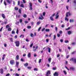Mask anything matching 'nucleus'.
<instances>
[{"label": "nucleus", "instance_id": "58836bf2", "mask_svg": "<svg viewBox=\"0 0 76 76\" xmlns=\"http://www.w3.org/2000/svg\"><path fill=\"white\" fill-rule=\"evenodd\" d=\"M15 9L16 10H18V8L17 7H15Z\"/></svg>", "mask_w": 76, "mask_h": 76}, {"label": "nucleus", "instance_id": "f03ea898", "mask_svg": "<svg viewBox=\"0 0 76 76\" xmlns=\"http://www.w3.org/2000/svg\"><path fill=\"white\" fill-rule=\"evenodd\" d=\"M29 8H30V9L29 10H32V3L31 2H30L29 3Z\"/></svg>", "mask_w": 76, "mask_h": 76}, {"label": "nucleus", "instance_id": "dca6fc26", "mask_svg": "<svg viewBox=\"0 0 76 76\" xmlns=\"http://www.w3.org/2000/svg\"><path fill=\"white\" fill-rule=\"evenodd\" d=\"M70 70H75V68L73 67H70Z\"/></svg>", "mask_w": 76, "mask_h": 76}, {"label": "nucleus", "instance_id": "412c9836", "mask_svg": "<svg viewBox=\"0 0 76 76\" xmlns=\"http://www.w3.org/2000/svg\"><path fill=\"white\" fill-rule=\"evenodd\" d=\"M20 6L21 7H24V5L23 4H21Z\"/></svg>", "mask_w": 76, "mask_h": 76}, {"label": "nucleus", "instance_id": "473e14b6", "mask_svg": "<svg viewBox=\"0 0 76 76\" xmlns=\"http://www.w3.org/2000/svg\"><path fill=\"white\" fill-rule=\"evenodd\" d=\"M56 16V19H57L58 18V17H59V15H55Z\"/></svg>", "mask_w": 76, "mask_h": 76}, {"label": "nucleus", "instance_id": "f704fd0d", "mask_svg": "<svg viewBox=\"0 0 76 76\" xmlns=\"http://www.w3.org/2000/svg\"><path fill=\"white\" fill-rule=\"evenodd\" d=\"M63 72L65 75H67V72H66L65 70L63 71Z\"/></svg>", "mask_w": 76, "mask_h": 76}, {"label": "nucleus", "instance_id": "ddd939ff", "mask_svg": "<svg viewBox=\"0 0 76 76\" xmlns=\"http://www.w3.org/2000/svg\"><path fill=\"white\" fill-rule=\"evenodd\" d=\"M19 58V55H17L15 57V60H18Z\"/></svg>", "mask_w": 76, "mask_h": 76}, {"label": "nucleus", "instance_id": "6e6d98bb", "mask_svg": "<svg viewBox=\"0 0 76 76\" xmlns=\"http://www.w3.org/2000/svg\"><path fill=\"white\" fill-rule=\"evenodd\" d=\"M41 29V27H39L38 29V32H39V31H40V29Z\"/></svg>", "mask_w": 76, "mask_h": 76}, {"label": "nucleus", "instance_id": "39448f33", "mask_svg": "<svg viewBox=\"0 0 76 76\" xmlns=\"http://www.w3.org/2000/svg\"><path fill=\"white\" fill-rule=\"evenodd\" d=\"M71 61H73L74 63H76V58H72L71 59Z\"/></svg>", "mask_w": 76, "mask_h": 76}, {"label": "nucleus", "instance_id": "603ef678", "mask_svg": "<svg viewBox=\"0 0 76 76\" xmlns=\"http://www.w3.org/2000/svg\"><path fill=\"white\" fill-rule=\"evenodd\" d=\"M20 23H22V19H20Z\"/></svg>", "mask_w": 76, "mask_h": 76}, {"label": "nucleus", "instance_id": "37998d69", "mask_svg": "<svg viewBox=\"0 0 76 76\" xmlns=\"http://www.w3.org/2000/svg\"><path fill=\"white\" fill-rule=\"evenodd\" d=\"M4 4L5 5V6H6L7 4H6V1H4Z\"/></svg>", "mask_w": 76, "mask_h": 76}, {"label": "nucleus", "instance_id": "c85d7f7f", "mask_svg": "<svg viewBox=\"0 0 76 76\" xmlns=\"http://www.w3.org/2000/svg\"><path fill=\"white\" fill-rule=\"evenodd\" d=\"M68 35H70L71 34V31H68Z\"/></svg>", "mask_w": 76, "mask_h": 76}, {"label": "nucleus", "instance_id": "338daca9", "mask_svg": "<svg viewBox=\"0 0 76 76\" xmlns=\"http://www.w3.org/2000/svg\"><path fill=\"white\" fill-rule=\"evenodd\" d=\"M27 68L28 69H31V67H28Z\"/></svg>", "mask_w": 76, "mask_h": 76}, {"label": "nucleus", "instance_id": "7ed1b4c3", "mask_svg": "<svg viewBox=\"0 0 76 76\" xmlns=\"http://www.w3.org/2000/svg\"><path fill=\"white\" fill-rule=\"evenodd\" d=\"M51 73L50 71H48L46 73V76H49V75H50ZM49 76H51V75H49Z\"/></svg>", "mask_w": 76, "mask_h": 76}, {"label": "nucleus", "instance_id": "a211bd4d", "mask_svg": "<svg viewBox=\"0 0 76 76\" xmlns=\"http://www.w3.org/2000/svg\"><path fill=\"white\" fill-rule=\"evenodd\" d=\"M50 20H52V21L54 20V19H53V17H50Z\"/></svg>", "mask_w": 76, "mask_h": 76}, {"label": "nucleus", "instance_id": "ea45409f", "mask_svg": "<svg viewBox=\"0 0 76 76\" xmlns=\"http://www.w3.org/2000/svg\"><path fill=\"white\" fill-rule=\"evenodd\" d=\"M34 70L36 71H38V69L37 68H35L34 69Z\"/></svg>", "mask_w": 76, "mask_h": 76}, {"label": "nucleus", "instance_id": "4468645a", "mask_svg": "<svg viewBox=\"0 0 76 76\" xmlns=\"http://www.w3.org/2000/svg\"><path fill=\"white\" fill-rule=\"evenodd\" d=\"M2 18H3V19H5V15H4V14H2Z\"/></svg>", "mask_w": 76, "mask_h": 76}, {"label": "nucleus", "instance_id": "052dcab7", "mask_svg": "<svg viewBox=\"0 0 76 76\" xmlns=\"http://www.w3.org/2000/svg\"><path fill=\"white\" fill-rule=\"evenodd\" d=\"M14 38H15V39H16V38H18V36H17V35H15V36Z\"/></svg>", "mask_w": 76, "mask_h": 76}, {"label": "nucleus", "instance_id": "393cba45", "mask_svg": "<svg viewBox=\"0 0 76 76\" xmlns=\"http://www.w3.org/2000/svg\"><path fill=\"white\" fill-rule=\"evenodd\" d=\"M55 16H59L58 15V12H56L55 13Z\"/></svg>", "mask_w": 76, "mask_h": 76}, {"label": "nucleus", "instance_id": "680f3d73", "mask_svg": "<svg viewBox=\"0 0 76 76\" xmlns=\"http://www.w3.org/2000/svg\"><path fill=\"white\" fill-rule=\"evenodd\" d=\"M16 76H19V75L18 74H16L15 75Z\"/></svg>", "mask_w": 76, "mask_h": 76}, {"label": "nucleus", "instance_id": "f257e3e1", "mask_svg": "<svg viewBox=\"0 0 76 76\" xmlns=\"http://www.w3.org/2000/svg\"><path fill=\"white\" fill-rule=\"evenodd\" d=\"M15 43L16 44V47H19L20 44V42L19 41H16L15 42Z\"/></svg>", "mask_w": 76, "mask_h": 76}, {"label": "nucleus", "instance_id": "09e8293b", "mask_svg": "<svg viewBox=\"0 0 76 76\" xmlns=\"http://www.w3.org/2000/svg\"><path fill=\"white\" fill-rule=\"evenodd\" d=\"M51 64H53V66H54V64H55V62L53 61L51 63Z\"/></svg>", "mask_w": 76, "mask_h": 76}, {"label": "nucleus", "instance_id": "f3484780", "mask_svg": "<svg viewBox=\"0 0 76 76\" xmlns=\"http://www.w3.org/2000/svg\"><path fill=\"white\" fill-rule=\"evenodd\" d=\"M24 66H25V67H26L27 66H28V63L25 64H24Z\"/></svg>", "mask_w": 76, "mask_h": 76}, {"label": "nucleus", "instance_id": "c9c22d12", "mask_svg": "<svg viewBox=\"0 0 76 76\" xmlns=\"http://www.w3.org/2000/svg\"><path fill=\"white\" fill-rule=\"evenodd\" d=\"M20 38H23V37H24V36H23V35H21L20 36Z\"/></svg>", "mask_w": 76, "mask_h": 76}, {"label": "nucleus", "instance_id": "20e7f679", "mask_svg": "<svg viewBox=\"0 0 76 76\" xmlns=\"http://www.w3.org/2000/svg\"><path fill=\"white\" fill-rule=\"evenodd\" d=\"M19 64V62L16 61V62L15 67H18Z\"/></svg>", "mask_w": 76, "mask_h": 76}, {"label": "nucleus", "instance_id": "4c0bfd02", "mask_svg": "<svg viewBox=\"0 0 76 76\" xmlns=\"http://www.w3.org/2000/svg\"><path fill=\"white\" fill-rule=\"evenodd\" d=\"M56 38V35H54L53 36V39H55Z\"/></svg>", "mask_w": 76, "mask_h": 76}, {"label": "nucleus", "instance_id": "423d86ee", "mask_svg": "<svg viewBox=\"0 0 76 76\" xmlns=\"http://www.w3.org/2000/svg\"><path fill=\"white\" fill-rule=\"evenodd\" d=\"M46 50H48V52L50 53L51 52V48L49 47H48L46 48Z\"/></svg>", "mask_w": 76, "mask_h": 76}, {"label": "nucleus", "instance_id": "aec40b11", "mask_svg": "<svg viewBox=\"0 0 76 76\" xmlns=\"http://www.w3.org/2000/svg\"><path fill=\"white\" fill-rule=\"evenodd\" d=\"M45 31L46 32H49L50 31V29L46 28L45 29Z\"/></svg>", "mask_w": 76, "mask_h": 76}, {"label": "nucleus", "instance_id": "9d476101", "mask_svg": "<svg viewBox=\"0 0 76 76\" xmlns=\"http://www.w3.org/2000/svg\"><path fill=\"white\" fill-rule=\"evenodd\" d=\"M31 53H28V54L27 55V56L28 57V58H31Z\"/></svg>", "mask_w": 76, "mask_h": 76}, {"label": "nucleus", "instance_id": "13d9d810", "mask_svg": "<svg viewBox=\"0 0 76 76\" xmlns=\"http://www.w3.org/2000/svg\"><path fill=\"white\" fill-rule=\"evenodd\" d=\"M3 27H1L0 29V31L1 32V31H2V29H3Z\"/></svg>", "mask_w": 76, "mask_h": 76}, {"label": "nucleus", "instance_id": "79ce46f5", "mask_svg": "<svg viewBox=\"0 0 76 76\" xmlns=\"http://www.w3.org/2000/svg\"><path fill=\"white\" fill-rule=\"evenodd\" d=\"M59 33L60 34H61L63 33V31H60L59 32Z\"/></svg>", "mask_w": 76, "mask_h": 76}, {"label": "nucleus", "instance_id": "a878e982", "mask_svg": "<svg viewBox=\"0 0 76 76\" xmlns=\"http://www.w3.org/2000/svg\"><path fill=\"white\" fill-rule=\"evenodd\" d=\"M23 17L25 18H26L27 17V15H26V14H24L23 15Z\"/></svg>", "mask_w": 76, "mask_h": 76}, {"label": "nucleus", "instance_id": "4d7b16f0", "mask_svg": "<svg viewBox=\"0 0 76 76\" xmlns=\"http://www.w3.org/2000/svg\"><path fill=\"white\" fill-rule=\"evenodd\" d=\"M57 36L58 37H60V34H57Z\"/></svg>", "mask_w": 76, "mask_h": 76}, {"label": "nucleus", "instance_id": "bb28decb", "mask_svg": "<svg viewBox=\"0 0 76 76\" xmlns=\"http://www.w3.org/2000/svg\"><path fill=\"white\" fill-rule=\"evenodd\" d=\"M8 30L9 31H11L12 30V28H8Z\"/></svg>", "mask_w": 76, "mask_h": 76}, {"label": "nucleus", "instance_id": "de8ad7c7", "mask_svg": "<svg viewBox=\"0 0 76 76\" xmlns=\"http://www.w3.org/2000/svg\"><path fill=\"white\" fill-rule=\"evenodd\" d=\"M65 43H67L69 42V41L67 40H65Z\"/></svg>", "mask_w": 76, "mask_h": 76}, {"label": "nucleus", "instance_id": "e433bc0d", "mask_svg": "<svg viewBox=\"0 0 76 76\" xmlns=\"http://www.w3.org/2000/svg\"><path fill=\"white\" fill-rule=\"evenodd\" d=\"M71 44L72 45H75V44H76V43L75 42H73Z\"/></svg>", "mask_w": 76, "mask_h": 76}, {"label": "nucleus", "instance_id": "c756f323", "mask_svg": "<svg viewBox=\"0 0 76 76\" xmlns=\"http://www.w3.org/2000/svg\"><path fill=\"white\" fill-rule=\"evenodd\" d=\"M6 28H7V29L8 28H9L10 27V26H9V25H7L6 26Z\"/></svg>", "mask_w": 76, "mask_h": 76}, {"label": "nucleus", "instance_id": "e2e57ef3", "mask_svg": "<svg viewBox=\"0 0 76 76\" xmlns=\"http://www.w3.org/2000/svg\"><path fill=\"white\" fill-rule=\"evenodd\" d=\"M66 9H67V10H68V9H69V6H66Z\"/></svg>", "mask_w": 76, "mask_h": 76}, {"label": "nucleus", "instance_id": "864d4df0", "mask_svg": "<svg viewBox=\"0 0 76 76\" xmlns=\"http://www.w3.org/2000/svg\"><path fill=\"white\" fill-rule=\"evenodd\" d=\"M45 29V28H43L42 29V31L43 32V31H44Z\"/></svg>", "mask_w": 76, "mask_h": 76}, {"label": "nucleus", "instance_id": "1a4fd4ad", "mask_svg": "<svg viewBox=\"0 0 76 76\" xmlns=\"http://www.w3.org/2000/svg\"><path fill=\"white\" fill-rule=\"evenodd\" d=\"M68 15H69V16H70V12H67L66 13V17H68Z\"/></svg>", "mask_w": 76, "mask_h": 76}, {"label": "nucleus", "instance_id": "774afa93", "mask_svg": "<svg viewBox=\"0 0 76 76\" xmlns=\"http://www.w3.org/2000/svg\"><path fill=\"white\" fill-rule=\"evenodd\" d=\"M10 76V74L9 73H8L6 75V76Z\"/></svg>", "mask_w": 76, "mask_h": 76}, {"label": "nucleus", "instance_id": "cd10ccee", "mask_svg": "<svg viewBox=\"0 0 76 76\" xmlns=\"http://www.w3.org/2000/svg\"><path fill=\"white\" fill-rule=\"evenodd\" d=\"M10 39L11 42H13V39L12 38H10Z\"/></svg>", "mask_w": 76, "mask_h": 76}, {"label": "nucleus", "instance_id": "f8f14e48", "mask_svg": "<svg viewBox=\"0 0 76 76\" xmlns=\"http://www.w3.org/2000/svg\"><path fill=\"white\" fill-rule=\"evenodd\" d=\"M54 76H58V73L57 72H55L54 74Z\"/></svg>", "mask_w": 76, "mask_h": 76}, {"label": "nucleus", "instance_id": "9b49d317", "mask_svg": "<svg viewBox=\"0 0 76 76\" xmlns=\"http://www.w3.org/2000/svg\"><path fill=\"white\" fill-rule=\"evenodd\" d=\"M38 48V46H37L35 49L34 48L33 49V51H34V52L36 51H37V49Z\"/></svg>", "mask_w": 76, "mask_h": 76}, {"label": "nucleus", "instance_id": "a19ab883", "mask_svg": "<svg viewBox=\"0 0 76 76\" xmlns=\"http://www.w3.org/2000/svg\"><path fill=\"white\" fill-rule=\"evenodd\" d=\"M65 20H66L67 21H69V19L67 18L66 17L65 18Z\"/></svg>", "mask_w": 76, "mask_h": 76}, {"label": "nucleus", "instance_id": "72a5a7b5", "mask_svg": "<svg viewBox=\"0 0 76 76\" xmlns=\"http://www.w3.org/2000/svg\"><path fill=\"white\" fill-rule=\"evenodd\" d=\"M27 28L28 29H31V26H28L27 27Z\"/></svg>", "mask_w": 76, "mask_h": 76}, {"label": "nucleus", "instance_id": "b1692460", "mask_svg": "<svg viewBox=\"0 0 76 76\" xmlns=\"http://www.w3.org/2000/svg\"><path fill=\"white\" fill-rule=\"evenodd\" d=\"M41 23V22L40 21H38L37 23V25H40Z\"/></svg>", "mask_w": 76, "mask_h": 76}, {"label": "nucleus", "instance_id": "bf43d9fd", "mask_svg": "<svg viewBox=\"0 0 76 76\" xmlns=\"http://www.w3.org/2000/svg\"><path fill=\"white\" fill-rule=\"evenodd\" d=\"M41 62V59H39V63H40Z\"/></svg>", "mask_w": 76, "mask_h": 76}, {"label": "nucleus", "instance_id": "69168bd1", "mask_svg": "<svg viewBox=\"0 0 76 76\" xmlns=\"http://www.w3.org/2000/svg\"><path fill=\"white\" fill-rule=\"evenodd\" d=\"M33 45V43H31L30 45V47H32V46Z\"/></svg>", "mask_w": 76, "mask_h": 76}, {"label": "nucleus", "instance_id": "2f4dec72", "mask_svg": "<svg viewBox=\"0 0 76 76\" xmlns=\"http://www.w3.org/2000/svg\"><path fill=\"white\" fill-rule=\"evenodd\" d=\"M30 36L31 37H34V34L32 33H31L30 34Z\"/></svg>", "mask_w": 76, "mask_h": 76}, {"label": "nucleus", "instance_id": "49530a36", "mask_svg": "<svg viewBox=\"0 0 76 76\" xmlns=\"http://www.w3.org/2000/svg\"><path fill=\"white\" fill-rule=\"evenodd\" d=\"M70 29V27H69L67 28H66V30L67 31V30H69V29Z\"/></svg>", "mask_w": 76, "mask_h": 76}, {"label": "nucleus", "instance_id": "6e6552de", "mask_svg": "<svg viewBox=\"0 0 76 76\" xmlns=\"http://www.w3.org/2000/svg\"><path fill=\"white\" fill-rule=\"evenodd\" d=\"M4 72V71H3V69L2 68L1 69H0V73H1V74H3Z\"/></svg>", "mask_w": 76, "mask_h": 76}, {"label": "nucleus", "instance_id": "a18cd8bd", "mask_svg": "<svg viewBox=\"0 0 76 76\" xmlns=\"http://www.w3.org/2000/svg\"><path fill=\"white\" fill-rule=\"evenodd\" d=\"M34 22H32L31 23V26H33V25H34Z\"/></svg>", "mask_w": 76, "mask_h": 76}, {"label": "nucleus", "instance_id": "5fc2aeb1", "mask_svg": "<svg viewBox=\"0 0 76 76\" xmlns=\"http://www.w3.org/2000/svg\"><path fill=\"white\" fill-rule=\"evenodd\" d=\"M60 42H63V39H61L60 40Z\"/></svg>", "mask_w": 76, "mask_h": 76}, {"label": "nucleus", "instance_id": "5701e85b", "mask_svg": "<svg viewBox=\"0 0 76 76\" xmlns=\"http://www.w3.org/2000/svg\"><path fill=\"white\" fill-rule=\"evenodd\" d=\"M74 22V20L73 19H70V22Z\"/></svg>", "mask_w": 76, "mask_h": 76}, {"label": "nucleus", "instance_id": "7c9ffc66", "mask_svg": "<svg viewBox=\"0 0 76 76\" xmlns=\"http://www.w3.org/2000/svg\"><path fill=\"white\" fill-rule=\"evenodd\" d=\"M12 34H15V32L14 31H12L11 32Z\"/></svg>", "mask_w": 76, "mask_h": 76}, {"label": "nucleus", "instance_id": "c03bdc74", "mask_svg": "<svg viewBox=\"0 0 76 76\" xmlns=\"http://www.w3.org/2000/svg\"><path fill=\"white\" fill-rule=\"evenodd\" d=\"M55 30H56V32H57V30H58V28H57V27H55Z\"/></svg>", "mask_w": 76, "mask_h": 76}, {"label": "nucleus", "instance_id": "0eeeda50", "mask_svg": "<svg viewBox=\"0 0 76 76\" xmlns=\"http://www.w3.org/2000/svg\"><path fill=\"white\" fill-rule=\"evenodd\" d=\"M15 63V61L13 60H11L10 61V64H13Z\"/></svg>", "mask_w": 76, "mask_h": 76}, {"label": "nucleus", "instance_id": "2eb2a0df", "mask_svg": "<svg viewBox=\"0 0 76 76\" xmlns=\"http://www.w3.org/2000/svg\"><path fill=\"white\" fill-rule=\"evenodd\" d=\"M6 1L9 4H10L11 3V1H10L9 0H6Z\"/></svg>", "mask_w": 76, "mask_h": 76}, {"label": "nucleus", "instance_id": "3c124183", "mask_svg": "<svg viewBox=\"0 0 76 76\" xmlns=\"http://www.w3.org/2000/svg\"><path fill=\"white\" fill-rule=\"evenodd\" d=\"M18 5L20 6V1H18Z\"/></svg>", "mask_w": 76, "mask_h": 76}, {"label": "nucleus", "instance_id": "8fccbe9b", "mask_svg": "<svg viewBox=\"0 0 76 76\" xmlns=\"http://www.w3.org/2000/svg\"><path fill=\"white\" fill-rule=\"evenodd\" d=\"M18 12H19V13H20V14L21 13V10L20 9H19V10H18Z\"/></svg>", "mask_w": 76, "mask_h": 76}, {"label": "nucleus", "instance_id": "4be33fe9", "mask_svg": "<svg viewBox=\"0 0 76 76\" xmlns=\"http://www.w3.org/2000/svg\"><path fill=\"white\" fill-rule=\"evenodd\" d=\"M51 58H49L48 59V61L49 62V63H50L51 62Z\"/></svg>", "mask_w": 76, "mask_h": 76}, {"label": "nucleus", "instance_id": "0e129e2a", "mask_svg": "<svg viewBox=\"0 0 76 76\" xmlns=\"http://www.w3.org/2000/svg\"><path fill=\"white\" fill-rule=\"evenodd\" d=\"M23 3H26V1H25V0H23Z\"/></svg>", "mask_w": 76, "mask_h": 76}, {"label": "nucleus", "instance_id": "6ab92c4d", "mask_svg": "<svg viewBox=\"0 0 76 76\" xmlns=\"http://www.w3.org/2000/svg\"><path fill=\"white\" fill-rule=\"evenodd\" d=\"M39 19H40V20H43L44 19V18L42 17H39Z\"/></svg>", "mask_w": 76, "mask_h": 76}]
</instances>
